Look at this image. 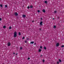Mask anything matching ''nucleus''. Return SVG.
<instances>
[{
	"instance_id": "1",
	"label": "nucleus",
	"mask_w": 64,
	"mask_h": 64,
	"mask_svg": "<svg viewBox=\"0 0 64 64\" xmlns=\"http://www.w3.org/2000/svg\"><path fill=\"white\" fill-rule=\"evenodd\" d=\"M17 36V32H15L14 33V37H16Z\"/></svg>"
},
{
	"instance_id": "2",
	"label": "nucleus",
	"mask_w": 64,
	"mask_h": 64,
	"mask_svg": "<svg viewBox=\"0 0 64 64\" xmlns=\"http://www.w3.org/2000/svg\"><path fill=\"white\" fill-rule=\"evenodd\" d=\"M59 46V43H58L56 44V47H58V46Z\"/></svg>"
},
{
	"instance_id": "3",
	"label": "nucleus",
	"mask_w": 64,
	"mask_h": 64,
	"mask_svg": "<svg viewBox=\"0 0 64 64\" xmlns=\"http://www.w3.org/2000/svg\"><path fill=\"white\" fill-rule=\"evenodd\" d=\"M43 23V22H41L40 23V25L41 26H42V23Z\"/></svg>"
},
{
	"instance_id": "4",
	"label": "nucleus",
	"mask_w": 64,
	"mask_h": 64,
	"mask_svg": "<svg viewBox=\"0 0 64 64\" xmlns=\"http://www.w3.org/2000/svg\"><path fill=\"white\" fill-rule=\"evenodd\" d=\"M14 15L15 16H17L18 15V13L17 12H15L14 13Z\"/></svg>"
},
{
	"instance_id": "5",
	"label": "nucleus",
	"mask_w": 64,
	"mask_h": 64,
	"mask_svg": "<svg viewBox=\"0 0 64 64\" xmlns=\"http://www.w3.org/2000/svg\"><path fill=\"white\" fill-rule=\"evenodd\" d=\"M10 44H11L10 42H8V46H10Z\"/></svg>"
},
{
	"instance_id": "6",
	"label": "nucleus",
	"mask_w": 64,
	"mask_h": 64,
	"mask_svg": "<svg viewBox=\"0 0 64 64\" xmlns=\"http://www.w3.org/2000/svg\"><path fill=\"white\" fill-rule=\"evenodd\" d=\"M22 17L23 18H25V17H26V16L25 15H22Z\"/></svg>"
},
{
	"instance_id": "7",
	"label": "nucleus",
	"mask_w": 64,
	"mask_h": 64,
	"mask_svg": "<svg viewBox=\"0 0 64 64\" xmlns=\"http://www.w3.org/2000/svg\"><path fill=\"white\" fill-rule=\"evenodd\" d=\"M34 43V42H31L30 44H33Z\"/></svg>"
},
{
	"instance_id": "8",
	"label": "nucleus",
	"mask_w": 64,
	"mask_h": 64,
	"mask_svg": "<svg viewBox=\"0 0 64 64\" xmlns=\"http://www.w3.org/2000/svg\"><path fill=\"white\" fill-rule=\"evenodd\" d=\"M42 11L44 13H45V10L44 9Z\"/></svg>"
},
{
	"instance_id": "9",
	"label": "nucleus",
	"mask_w": 64,
	"mask_h": 64,
	"mask_svg": "<svg viewBox=\"0 0 64 64\" xmlns=\"http://www.w3.org/2000/svg\"><path fill=\"white\" fill-rule=\"evenodd\" d=\"M38 51L40 52L41 51V50L40 49H39L38 50Z\"/></svg>"
},
{
	"instance_id": "10",
	"label": "nucleus",
	"mask_w": 64,
	"mask_h": 64,
	"mask_svg": "<svg viewBox=\"0 0 64 64\" xmlns=\"http://www.w3.org/2000/svg\"><path fill=\"white\" fill-rule=\"evenodd\" d=\"M56 26H54V28H56Z\"/></svg>"
},
{
	"instance_id": "11",
	"label": "nucleus",
	"mask_w": 64,
	"mask_h": 64,
	"mask_svg": "<svg viewBox=\"0 0 64 64\" xmlns=\"http://www.w3.org/2000/svg\"><path fill=\"white\" fill-rule=\"evenodd\" d=\"M44 49H45V50H46V47H44Z\"/></svg>"
},
{
	"instance_id": "12",
	"label": "nucleus",
	"mask_w": 64,
	"mask_h": 64,
	"mask_svg": "<svg viewBox=\"0 0 64 64\" xmlns=\"http://www.w3.org/2000/svg\"><path fill=\"white\" fill-rule=\"evenodd\" d=\"M3 28H6V26H4L3 27Z\"/></svg>"
},
{
	"instance_id": "13",
	"label": "nucleus",
	"mask_w": 64,
	"mask_h": 64,
	"mask_svg": "<svg viewBox=\"0 0 64 64\" xmlns=\"http://www.w3.org/2000/svg\"><path fill=\"white\" fill-rule=\"evenodd\" d=\"M33 7V6H30V8H32Z\"/></svg>"
},
{
	"instance_id": "14",
	"label": "nucleus",
	"mask_w": 64,
	"mask_h": 64,
	"mask_svg": "<svg viewBox=\"0 0 64 64\" xmlns=\"http://www.w3.org/2000/svg\"><path fill=\"white\" fill-rule=\"evenodd\" d=\"M44 3H46H46H47V1H45L44 2Z\"/></svg>"
},
{
	"instance_id": "15",
	"label": "nucleus",
	"mask_w": 64,
	"mask_h": 64,
	"mask_svg": "<svg viewBox=\"0 0 64 64\" xmlns=\"http://www.w3.org/2000/svg\"><path fill=\"white\" fill-rule=\"evenodd\" d=\"M18 34L19 35H21V33H20V32H19L18 33Z\"/></svg>"
},
{
	"instance_id": "16",
	"label": "nucleus",
	"mask_w": 64,
	"mask_h": 64,
	"mask_svg": "<svg viewBox=\"0 0 64 64\" xmlns=\"http://www.w3.org/2000/svg\"><path fill=\"white\" fill-rule=\"evenodd\" d=\"M40 49H42V46H40Z\"/></svg>"
},
{
	"instance_id": "17",
	"label": "nucleus",
	"mask_w": 64,
	"mask_h": 64,
	"mask_svg": "<svg viewBox=\"0 0 64 64\" xmlns=\"http://www.w3.org/2000/svg\"><path fill=\"white\" fill-rule=\"evenodd\" d=\"M20 50H22V47H20Z\"/></svg>"
},
{
	"instance_id": "18",
	"label": "nucleus",
	"mask_w": 64,
	"mask_h": 64,
	"mask_svg": "<svg viewBox=\"0 0 64 64\" xmlns=\"http://www.w3.org/2000/svg\"><path fill=\"white\" fill-rule=\"evenodd\" d=\"M59 61H60V62H61V60L60 59L59 60Z\"/></svg>"
},
{
	"instance_id": "19",
	"label": "nucleus",
	"mask_w": 64,
	"mask_h": 64,
	"mask_svg": "<svg viewBox=\"0 0 64 64\" xmlns=\"http://www.w3.org/2000/svg\"><path fill=\"white\" fill-rule=\"evenodd\" d=\"M9 29H11V26H10L9 27Z\"/></svg>"
},
{
	"instance_id": "20",
	"label": "nucleus",
	"mask_w": 64,
	"mask_h": 64,
	"mask_svg": "<svg viewBox=\"0 0 64 64\" xmlns=\"http://www.w3.org/2000/svg\"><path fill=\"white\" fill-rule=\"evenodd\" d=\"M40 11L38 10V13H39V12H40Z\"/></svg>"
},
{
	"instance_id": "21",
	"label": "nucleus",
	"mask_w": 64,
	"mask_h": 64,
	"mask_svg": "<svg viewBox=\"0 0 64 64\" xmlns=\"http://www.w3.org/2000/svg\"><path fill=\"white\" fill-rule=\"evenodd\" d=\"M0 7H2V5L0 4Z\"/></svg>"
},
{
	"instance_id": "22",
	"label": "nucleus",
	"mask_w": 64,
	"mask_h": 64,
	"mask_svg": "<svg viewBox=\"0 0 64 64\" xmlns=\"http://www.w3.org/2000/svg\"><path fill=\"white\" fill-rule=\"evenodd\" d=\"M5 6L7 8V5H6Z\"/></svg>"
},
{
	"instance_id": "23",
	"label": "nucleus",
	"mask_w": 64,
	"mask_h": 64,
	"mask_svg": "<svg viewBox=\"0 0 64 64\" xmlns=\"http://www.w3.org/2000/svg\"><path fill=\"white\" fill-rule=\"evenodd\" d=\"M54 13H56V11H54Z\"/></svg>"
},
{
	"instance_id": "24",
	"label": "nucleus",
	"mask_w": 64,
	"mask_h": 64,
	"mask_svg": "<svg viewBox=\"0 0 64 64\" xmlns=\"http://www.w3.org/2000/svg\"><path fill=\"white\" fill-rule=\"evenodd\" d=\"M62 48H63V47H64V45H62Z\"/></svg>"
},
{
	"instance_id": "25",
	"label": "nucleus",
	"mask_w": 64,
	"mask_h": 64,
	"mask_svg": "<svg viewBox=\"0 0 64 64\" xmlns=\"http://www.w3.org/2000/svg\"><path fill=\"white\" fill-rule=\"evenodd\" d=\"M30 8V7L29 6L28 7V9H29Z\"/></svg>"
},
{
	"instance_id": "26",
	"label": "nucleus",
	"mask_w": 64,
	"mask_h": 64,
	"mask_svg": "<svg viewBox=\"0 0 64 64\" xmlns=\"http://www.w3.org/2000/svg\"><path fill=\"white\" fill-rule=\"evenodd\" d=\"M59 62H57V64H59Z\"/></svg>"
},
{
	"instance_id": "27",
	"label": "nucleus",
	"mask_w": 64,
	"mask_h": 64,
	"mask_svg": "<svg viewBox=\"0 0 64 64\" xmlns=\"http://www.w3.org/2000/svg\"><path fill=\"white\" fill-rule=\"evenodd\" d=\"M30 59V58H28V60H29V59Z\"/></svg>"
},
{
	"instance_id": "28",
	"label": "nucleus",
	"mask_w": 64,
	"mask_h": 64,
	"mask_svg": "<svg viewBox=\"0 0 64 64\" xmlns=\"http://www.w3.org/2000/svg\"><path fill=\"white\" fill-rule=\"evenodd\" d=\"M2 20V19L1 18H0V21H1Z\"/></svg>"
},
{
	"instance_id": "29",
	"label": "nucleus",
	"mask_w": 64,
	"mask_h": 64,
	"mask_svg": "<svg viewBox=\"0 0 64 64\" xmlns=\"http://www.w3.org/2000/svg\"><path fill=\"white\" fill-rule=\"evenodd\" d=\"M25 38H24V37H23L22 38V39H24Z\"/></svg>"
},
{
	"instance_id": "30",
	"label": "nucleus",
	"mask_w": 64,
	"mask_h": 64,
	"mask_svg": "<svg viewBox=\"0 0 64 64\" xmlns=\"http://www.w3.org/2000/svg\"><path fill=\"white\" fill-rule=\"evenodd\" d=\"M24 42H25V43H26V42H27V41H24Z\"/></svg>"
},
{
	"instance_id": "31",
	"label": "nucleus",
	"mask_w": 64,
	"mask_h": 64,
	"mask_svg": "<svg viewBox=\"0 0 64 64\" xmlns=\"http://www.w3.org/2000/svg\"><path fill=\"white\" fill-rule=\"evenodd\" d=\"M43 62H44L45 61V60H43Z\"/></svg>"
},
{
	"instance_id": "32",
	"label": "nucleus",
	"mask_w": 64,
	"mask_h": 64,
	"mask_svg": "<svg viewBox=\"0 0 64 64\" xmlns=\"http://www.w3.org/2000/svg\"><path fill=\"white\" fill-rule=\"evenodd\" d=\"M41 30V28H40V30Z\"/></svg>"
},
{
	"instance_id": "33",
	"label": "nucleus",
	"mask_w": 64,
	"mask_h": 64,
	"mask_svg": "<svg viewBox=\"0 0 64 64\" xmlns=\"http://www.w3.org/2000/svg\"><path fill=\"white\" fill-rule=\"evenodd\" d=\"M36 43H34V45H36Z\"/></svg>"
},
{
	"instance_id": "34",
	"label": "nucleus",
	"mask_w": 64,
	"mask_h": 64,
	"mask_svg": "<svg viewBox=\"0 0 64 64\" xmlns=\"http://www.w3.org/2000/svg\"><path fill=\"white\" fill-rule=\"evenodd\" d=\"M32 22H34V21H32Z\"/></svg>"
},
{
	"instance_id": "35",
	"label": "nucleus",
	"mask_w": 64,
	"mask_h": 64,
	"mask_svg": "<svg viewBox=\"0 0 64 64\" xmlns=\"http://www.w3.org/2000/svg\"><path fill=\"white\" fill-rule=\"evenodd\" d=\"M15 52H14V53H13V54H15Z\"/></svg>"
},
{
	"instance_id": "36",
	"label": "nucleus",
	"mask_w": 64,
	"mask_h": 64,
	"mask_svg": "<svg viewBox=\"0 0 64 64\" xmlns=\"http://www.w3.org/2000/svg\"><path fill=\"white\" fill-rule=\"evenodd\" d=\"M54 20V18H53V20Z\"/></svg>"
},
{
	"instance_id": "37",
	"label": "nucleus",
	"mask_w": 64,
	"mask_h": 64,
	"mask_svg": "<svg viewBox=\"0 0 64 64\" xmlns=\"http://www.w3.org/2000/svg\"><path fill=\"white\" fill-rule=\"evenodd\" d=\"M42 18H41V20H42Z\"/></svg>"
},
{
	"instance_id": "38",
	"label": "nucleus",
	"mask_w": 64,
	"mask_h": 64,
	"mask_svg": "<svg viewBox=\"0 0 64 64\" xmlns=\"http://www.w3.org/2000/svg\"><path fill=\"white\" fill-rule=\"evenodd\" d=\"M17 54H16V55H17Z\"/></svg>"
}]
</instances>
